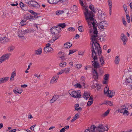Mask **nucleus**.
Segmentation results:
<instances>
[{
	"label": "nucleus",
	"instance_id": "nucleus-1",
	"mask_svg": "<svg viewBox=\"0 0 132 132\" xmlns=\"http://www.w3.org/2000/svg\"><path fill=\"white\" fill-rule=\"evenodd\" d=\"M87 22L88 26H89V27H91L92 26H93V28L94 29L93 31V34L94 35H92L91 36V39L92 41V44H93V48H92V51L93 52V54H95L94 51V47H95V50L96 51H98V48L96 47V45H99V44L97 43V38H96L98 37V32L97 31V25L96 24L97 22L96 20L95 19H93L91 20V19L86 20Z\"/></svg>",
	"mask_w": 132,
	"mask_h": 132
},
{
	"label": "nucleus",
	"instance_id": "nucleus-2",
	"mask_svg": "<svg viewBox=\"0 0 132 132\" xmlns=\"http://www.w3.org/2000/svg\"><path fill=\"white\" fill-rule=\"evenodd\" d=\"M96 47L98 48V51H96L95 50V49H94V50L95 52V54H93V51H92V48H93V45H92V47L91 48V51L92 52V56L93 58V59L94 60V61H92V64L94 66V68H97L99 66V64L96 61H95V60L97 59V57L96 53H97L98 55H100L102 53V50L101 47H100V45L99 44L98 45H96ZM94 48H95V47Z\"/></svg>",
	"mask_w": 132,
	"mask_h": 132
},
{
	"label": "nucleus",
	"instance_id": "nucleus-3",
	"mask_svg": "<svg viewBox=\"0 0 132 132\" xmlns=\"http://www.w3.org/2000/svg\"><path fill=\"white\" fill-rule=\"evenodd\" d=\"M85 11L84 13L86 20L89 19L92 20L94 19L93 18L94 16V15L92 11L88 10L86 8H85Z\"/></svg>",
	"mask_w": 132,
	"mask_h": 132
},
{
	"label": "nucleus",
	"instance_id": "nucleus-4",
	"mask_svg": "<svg viewBox=\"0 0 132 132\" xmlns=\"http://www.w3.org/2000/svg\"><path fill=\"white\" fill-rule=\"evenodd\" d=\"M61 30V28L59 27H53L51 29L50 31L55 36L59 37L60 35V32Z\"/></svg>",
	"mask_w": 132,
	"mask_h": 132
},
{
	"label": "nucleus",
	"instance_id": "nucleus-5",
	"mask_svg": "<svg viewBox=\"0 0 132 132\" xmlns=\"http://www.w3.org/2000/svg\"><path fill=\"white\" fill-rule=\"evenodd\" d=\"M69 93L70 95L74 98H80L81 97L82 95L80 90L73 91L70 90L69 91Z\"/></svg>",
	"mask_w": 132,
	"mask_h": 132
},
{
	"label": "nucleus",
	"instance_id": "nucleus-6",
	"mask_svg": "<svg viewBox=\"0 0 132 132\" xmlns=\"http://www.w3.org/2000/svg\"><path fill=\"white\" fill-rule=\"evenodd\" d=\"M25 2L30 7H34L36 9L38 8L39 7V5L37 2L34 1H29L26 0L25 1Z\"/></svg>",
	"mask_w": 132,
	"mask_h": 132
},
{
	"label": "nucleus",
	"instance_id": "nucleus-7",
	"mask_svg": "<svg viewBox=\"0 0 132 132\" xmlns=\"http://www.w3.org/2000/svg\"><path fill=\"white\" fill-rule=\"evenodd\" d=\"M104 93L107 94L108 96L110 98H112L115 94L114 92L109 90V88L108 86H106L104 88Z\"/></svg>",
	"mask_w": 132,
	"mask_h": 132
},
{
	"label": "nucleus",
	"instance_id": "nucleus-8",
	"mask_svg": "<svg viewBox=\"0 0 132 132\" xmlns=\"http://www.w3.org/2000/svg\"><path fill=\"white\" fill-rule=\"evenodd\" d=\"M126 107L124 105L121 106L120 108L118 110L119 112L122 113L123 114H126V115H128L129 114L128 111L126 110Z\"/></svg>",
	"mask_w": 132,
	"mask_h": 132
},
{
	"label": "nucleus",
	"instance_id": "nucleus-9",
	"mask_svg": "<svg viewBox=\"0 0 132 132\" xmlns=\"http://www.w3.org/2000/svg\"><path fill=\"white\" fill-rule=\"evenodd\" d=\"M11 55L10 53L6 54L0 57V64L3 61L7 60Z\"/></svg>",
	"mask_w": 132,
	"mask_h": 132
},
{
	"label": "nucleus",
	"instance_id": "nucleus-10",
	"mask_svg": "<svg viewBox=\"0 0 132 132\" xmlns=\"http://www.w3.org/2000/svg\"><path fill=\"white\" fill-rule=\"evenodd\" d=\"M59 77V76L57 75L54 76L51 79L50 81V83L54 84L56 83Z\"/></svg>",
	"mask_w": 132,
	"mask_h": 132
},
{
	"label": "nucleus",
	"instance_id": "nucleus-11",
	"mask_svg": "<svg viewBox=\"0 0 132 132\" xmlns=\"http://www.w3.org/2000/svg\"><path fill=\"white\" fill-rule=\"evenodd\" d=\"M98 18L101 21L103 20L105 18V16L104 13H102V11H99L97 14Z\"/></svg>",
	"mask_w": 132,
	"mask_h": 132
},
{
	"label": "nucleus",
	"instance_id": "nucleus-12",
	"mask_svg": "<svg viewBox=\"0 0 132 132\" xmlns=\"http://www.w3.org/2000/svg\"><path fill=\"white\" fill-rule=\"evenodd\" d=\"M96 130L100 132H103L105 130L104 126L102 124H100L96 128Z\"/></svg>",
	"mask_w": 132,
	"mask_h": 132
},
{
	"label": "nucleus",
	"instance_id": "nucleus-13",
	"mask_svg": "<svg viewBox=\"0 0 132 132\" xmlns=\"http://www.w3.org/2000/svg\"><path fill=\"white\" fill-rule=\"evenodd\" d=\"M121 39L123 42V44L124 45H125L128 39L126 36L124 34H122L121 35Z\"/></svg>",
	"mask_w": 132,
	"mask_h": 132
},
{
	"label": "nucleus",
	"instance_id": "nucleus-14",
	"mask_svg": "<svg viewBox=\"0 0 132 132\" xmlns=\"http://www.w3.org/2000/svg\"><path fill=\"white\" fill-rule=\"evenodd\" d=\"M90 94L87 91H85L82 95V97L86 99H88L89 98Z\"/></svg>",
	"mask_w": 132,
	"mask_h": 132
},
{
	"label": "nucleus",
	"instance_id": "nucleus-15",
	"mask_svg": "<svg viewBox=\"0 0 132 132\" xmlns=\"http://www.w3.org/2000/svg\"><path fill=\"white\" fill-rule=\"evenodd\" d=\"M9 77H6L0 78V84L5 83L8 80Z\"/></svg>",
	"mask_w": 132,
	"mask_h": 132
},
{
	"label": "nucleus",
	"instance_id": "nucleus-16",
	"mask_svg": "<svg viewBox=\"0 0 132 132\" xmlns=\"http://www.w3.org/2000/svg\"><path fill=\"white\" fill-rule=\"evenodd\" d=\"M24 33H23V32L22 30L19 31L18 34V36L22 39H23L24 38Z\"/></svg>",
	"mask_w": 132,
	"mask_h": 132
},
{
	"label": "nucleus",
	"instance_id": "nucleus-17",
	"mask_svg": "<svg viewBox=\"0 0 132 132\" xmlns=\"http://www.w3.org/2000/svg\"><path fill=\"white\" fill-rule=\"evenodd\" d=\"M53 50V49L52 47L47 48L45 47L44 49V51L46 53L50 52Z\"/></svg>",
	"mask_w": 132,
	"mask_h": 132
},
{
	"label": "nucleus",
	"instance_id": "nucleus-18",
	"mask_svg": "<svg viewBox=\"0 0 132 132\" xmlns=\"http://www.w3.org/2000/svg\"><path fill=\"white\" fill-rule=\"evenodd\" d=\"M93 74L95 79H98V75L97 71L95 69H94L93 71Z\"/></svg>",
	"mask_w": 132,
	"mask_h": 132
},
{
	"label": "nucleus",
	"instance_id": "nucleus-19",
	"mask_svg": "<svg viewBox=\"0 0 132 132\" xmlns=\"http://www.w3.org/2000/svg\"><path fill=\"white\" fill-rule=\"evenodd\" d=\"M16 74L15 71H14L12 73L10 78V81H12L14 80V77L16 76Z\"/></svg>",
	"mask_w": 132,
	"mask_h": 132
},
{
	"label": "nucleus",
	"instance_id": "nucleus-20",
	"mask_svg": "<svg viewBox=\"0 0 132 132\" xmlns=\"http://www.w3.org/2000/svg\"><path fill=\"white\" fill-rule=\"evenodd\" d=\"M15 47L12 45H10L7 48V50L9 52H12L15 49Z\"/></svg>",
	"mask_w": 132,
	"mask_h": 132
},
{
	"label": "nucleus",
	"instance_id": "nucleus-21",
	"mask_svg": "<svg viewBox=\"0 0 132 132\" xmlns=\"http://www.w3.org/2000/svg\"><path fill=\"white\" fill-rule=\"evenodd\" d=\"M64 11L63 10H57L56 11L55 13V14L57 16H59L60 15H61L63 13H64Z\"/></svg>",
	"mask_w": 132,
	"mask_h": 132
},
{
	"label": "nucleus",
	"instance_id": "nucleus-22",
	"mask_svg": "<svg viewBox=\"0 0 132 132\" xmlns=\"http://www.w3.org/2000/svg\"><path fill=\"white\" fill-rule=\"evenodd\" d=\"M72 44H70L69 42H68L64 44V46L65 48H69L72 46Z\"/></svg>",
	"mask_w": 132,
	"mask_h": 132
},
{
	"label": "nucleus",
	"instance_id": "nucleus-23",
	"mask_svg": "<svg viewBox=\"0 0 132 132\" xmlns=\"http://www.w3.org/2000/svg\"><path fill=\"white\" fill-rule=\"evenodd\" d=\"M29 12L32 14H33L34 16V18H38V17L40 16H37V13L35 12H34L33 10H30L29 11Z\"/></svg>",
	"mask_w": 132,
	"mask_h": 132
},
{
	"label": "nucleus",
	"instance_id": "nucleus-24",
	"mask_svg": "<svg viewBox=\"0 0 132 132\" xmlns=\"http://www.w3.org/2000/svg\"><path fill=\"white\" fill-rule=\"evenodd\" d=\"M42 50L41 48H40L38 50L35 51V53L38 55H40L42 53Z\"/></svg>",
	"mask_w": 132,
	"mask_h": 132
},
{
	"label": "nucleus",
	"instance_id": "nucleus-25",
	"mask_svg": "<svg viewBox=\"0 0 132 132\" xmlns=\"http://www.w3.org/2000/svg\"><path fill=\"white\" fill-rule=\"evenodd\" d=\"M71 9L73 12L76 13L77 11L78 8L77 6L75 5H74L72 7Z\"/></svg>",
	"mask_w": 132,
	"mask_h": 132
},
{
	"label": "nucleus",
	"instance_id": "nucleus-26",
	"mask_svg": "<svg viewBox=\"0 0 132 132\" xmlns=\"http://www.w3.org/2000/svg\"><path fill=\"white\" fill-rule=\"evenodd\" d=\"M29 14L27 13L23 15V20H25L26 21L27 20L29 19Z\"/></svg>",
	"mask_w": 132,
	"mask_h": 132
},
{
	"label": "nucleus",
	"instance_id": "nucleus-27",
	"mask_svg": "<svg viewBox=\"0 0 132 132\" xmlns=\"http://www.w3.org/2000/svg\"><path fill=\"white\" fill-rule=\"evenodd\" d=\"M103 104H105L107 105H110V106H111L113 105L111 101H105L104 103H103Z\"/></svg>",
	"mask_w": 132,
	"mask_h": 132
},
{
	"label": "nucleus",
	"instance_id": "nucleus-28",
	"mask_svg": "<svg viewBox=\"0 0 132 132\" xmlns=\"http://www.w3.org/2000/svg\"><path fill=\"white\" fill-rule=\"evenodd\" d=\"M60 1V0H49V2L51 4H56Z\"/></svg>",
	"mask_w": 132,
	"mask_h": 132
},
{
	"label": "nucleus",
	"instance_id": "nucleus-29",
	"mask_svg": "<svg viewBox=\"0 0 132 132\" xmlns=\"http://www.w3.org/2000/svg\"><path fill=\"white\" fill-rule=\"evenodd\" d=\"M96 127L94 125L90 127V130L92 132H95V130H96Z\"/></svg>",
	"mask_w": 132,
	"mask_h": 132
},
{
	"label": "nucleus",
	"instance_id": "nucleus-30",
	"mask_svg": "<svg viewBox=\"0 0 132 132\" xmlns=\"http://www.w3.org/2000/svg\"><path fill=\"white\" fill-rule=\"evenodd\" d=\"M59 26L58 27L61 28H64L65 26V24L64 23H60L58 24L57 25Z\"/></svg>",
	"mask_w": 132,
	"mask_h": 132
},
{
	"label": "nucleus",
	"instance_id": "nucleus-31",
	"mask_svg": "<svg viewBox=\"0 0 132 132\" xmlns=\"http://www.w3.org/2000/svg\"><path fill=\"white\" fill-rule=\"evenodd\" d=\"M79 116L78 115V114L77 113L75 114V116H74L72 120H71V122H73L75 120H76L78 118V117Z\"/></svg>",
	"mask_w": 132,
	"mask_h": 132
},
{
	"label": "nucleus",
	"instance_id": "nucleus-32",
	"mask_svg": "<svg viewBox=\"0 0 132 132\" xmlns=\"http://www.w3.org/2000/svg\"><path fill=\"white\" fill-rule=\"evenodd\" d=\"M13 92L15 94H17L18 93L21 94L22 92V90H21L20 91H18L16 90V88H15L13 90Z\"/></svg>",
	"mask_w": 132,
	"mask_h": 132
},
{
	"label": "nucleus",
	"instance_id": "nucleus-33",
	"mask_svg": "<svg viewBox=\"0 0 132 132\" xmlns=\"http://www.w3.org/2000/svg\"><path fill=\"white\" fill-rule=\"evenodd\" d=\"M119 61V59L118 56H116L115 60V63L116 64L118 63Z\"/></svg>",
	"mask_w": 132,
	"mask_h": 132
},
{
	"label": "nucleus",
	"instance_id": "nucleus-34",
	"mask_svg": "<svg viewBox=\"0 0 132 132\" xmlns=\"http://www.w3.org/2000/svg\"><path fill=\"white\" fill-rule=\"evenodd\" d=\"M127 81L129 83H132V75L126 79Z\"/></svg>",
	"mask_w": 132,
	"mask_h": 132
},
{
	"label": "nucleus",
	"instance_id": "nucleus-35",
	"mask_svg": "<svg viewBox=\"0 0 132 132\" xmlns=\"http://www.w3.org/2000/svg\"><path fill=\"white\" fill-rule=\"evenodd\" d=\"M17 12H18L17 11L13 10L11 12V13L13 16H16L17 15Z\"/></svg>",
	"mask_w": 132,
	"mask_h": 132
},
{
	"label": "nucleus",
	"instance_id": "nucleus-36",
	"mask_svg": "<svg viewBox=\"0 0 132 132\" xmlns=\"http://www.w3.org/2000/svg\"><path fill=\"white\" fill-rule=\"evenodd\" d=\"M64 72H65L66 74L69 73L70 72V69L69 68H67L63 69Z\"/></svg>",
	"mask_w": 132,
	"mask_h": 132
},
{
	"label": "nucleus",
	"instance_id": "nucleus-37",
	"mask_svg": "<svg viewBox=\"0 0 132 132\" xmlns=\"http://www.w3.org/2000/svg\"><path fill=\"white\" fill-rule=\"evenodd\" d=\"M20 7L23 10L25 11H26V9H24V4L21 2H20Z\"/></svg>",
	"mask_w": 132,
	"mask_h": 132
},
{
	"label": "nucleus",
	"instance_id": "nucleus-38",
	"mask_svg": "<svg viewBox=\"0 0 132 132\" xmlns=\"http://www.w3.org/2000/svg\"><path fill=\"white\" fill-rule=\"evenodd\" d=\"M100 61L101 63V65H103L105 64L104 63V58L102 56H101V57L100 58Z\"/></svg>",
	"mask_w": 132,
	"mask_h": 132
},
{
	"label": "nucleus",
	"instance_id": "nucleus-39",
	"mask_svg": "<svg viewBox=\"0 0 132 132\" xmlns=\"http://www.w3.org/2000/svg\"><path fill=\"white\" fill-rule=\"evenodd\" d=\"M103 21H101L99 23V28L100 29H103L104 28V27L103 25H103Z\"/></svg>",
	"mask_w": 132,
	"mask_h": 132
},
{
	"label": "nucleus",
	"instance_id": "nucleus-40",
	"mask_svg": "<svg viewBox=\"0 0 132 132\" xmlns=\"http://www.w3.org/2000/svg\"><path fill=\"white\" fill-rule=\"evenodd\" d=\"M109 76V74H106L104 76V79L105 80H108Z\"/></svg>",
	"mask_w": 132,
	"mask_h": 132
},
{
	"label": "nucleus",
	"instance_id": "nucleus-41",
	"mask_svg": "<svg viewBox=\"0 0 132 132\" xmlns=\"http://www.w3.org/2000/svg\"><path fill=\"white\" fill-rule=\"evenodd\" d=\"M94 7L93 5H90L89 6V8L93 12L95 13V11L94 9Z\"/></svg>",
	"mask_w": 132,
	"mask_h": 132
},
{
	"label": "nucleus",
	"instance_id": "nucleus-42",
	"mask_svg": "<svg viewBox=\"0 0 132 132\" xmlns=\"http://www.w3.org/2000/svg\"><path fill=\"white\" fill-rule=\"evenodd\" d=\"M74 86L75 88H81V86L80 84L79 83H77L74 85Z\"/></svg>",
	"mask_w": 132,
	"mask_h": 132
},
{
	"label": "nucleus",
	"instance_id": "nucleus-43",
	"mask_svg": "<svg viewBox=\"0 0 132 132\" xmlns=\"http://www.w3.org/2000/svg\"><path fill=\"white\" fill-rule=\"evenodd\" d=\"M62 54H63L62 56H61V55H60L59 58L61 59V60L62 61H63L65 60L64 57L65 56V54L64 53H62Z\"/></svg>",
	"mask_w": 132,
	"mask_h": 132
},
{
	"label": "nucleus",
	"instance_id": "nucleus-44",
	"mask_svg": "<svg viewBox=\"0 0 132 132\" xmlns=\"http://www.w3.org/2000/svg\"><path fill=\"white\" fill-rule=\"evenodd\" d=\"M102 21H103V23L102 25H103L104 27H106L108 26V24L107 23V22L105 20H104Z\"/></svg>",
	"mask_w": 132,
	"mask_h": 132
},
{
	"label": "nucleus",
	"instance_id": "nucleus-45",
	"mask_svg": "<svg viewBox=\"0 0 132 132\" xmlns=\"http://www.w3.org/2000/svg\"><path fill=\"white\" fill-rule=\"evenodd\" d=\"M93 102V100L88 101L87 104V105L88 106H90Z\"/></svg>",
	"mask_w": 132,
	"mask_h": 132
},
{
	"label": "nucleus",
	"instance_id": "nucleus-46",
	"mask_svg": "<svg viewBox=\"0 0 132 132\" xmlns=\"http://www.w3.org/2000/svg\"><path fill=\"white\" fill-rule=\"evenodd\" d=\"M26 21L24 20H22L20 22V24L22 26H23L24 25L26 24L25 22Z\"/></svg>",
	"mask_w": 132,
	"mask_h": 132
},
{
	"label": "nucleus",
	"instance_id": "nucleus-47",
	"mask_svg": "<svg viewBox=\"0 0 132 132\" xmlns=\"http://www.w3.org/2000/svg\"><path fill=\"white\" fill-rule=\"evenodd\" d=\"M110 110L108 109L103 114V116H106L109 113Z\"/></svg>",
	"mask_w": 132,
	"mask_h": 132
},
{
	"label": "nucleus",
	"instance_id": "nucleus-48",
	"mask_svg": "<svg viewBox=\"0 0 132 132\" xmlns=\"http://www.w3.org/2000/svg\"><path fill=\"white\" fill-rule=\"evenodd\" d=\"M76 51V50H69V55H70L71 54H72L75 52Z\"/></svg>",
	"mask_w": 132,
	"mask_h": 132
},
{
	"label": "nucleus",
	"instance_id": "nucleus-49",
	"mask_svg": "<svg viewBox=\"0 0 132 132\" xmlns=\"http://www.w3.org/2000/svg\"><path fill=\"white\" fill-rule=\"evenodd\" d=\"M82 27V26H80L78 27V30L80 32H82L84 31Z\"/></svg>",
	"mask_w": 132,
	"mask_h": 132
},
{
	"label": "nucleus",
	"instance_id": "nucleus-50",
	"mask_svg": "<svg viewBox=\"0 0 132 132\" xmlns=\"http://www.w3.org/2000/svg\"><path fill=\"white\" fill-rule=\"evenodd\" d=\"M4 39H5L4 40V43L10 41V39H8L7 37H5Z\"/></svg>",
	"mask_w": 132,
	"mask_h": 132
},
{
	"label": "nucleus",
	"instance_id": "nucleus-51",
	"mask_svg": "<svg viewBox=\"0 0 132 132\" xmlns=\"http://www.w3.org/2000/svg\"><path fill=\"white\" fill-rule=\"evenodd\" d=\"M63 63H61L59 64V65L60 67H65L67 63L65 62H64Z\"/></svg>",
	"mask_w": 132,
	"mask_h": 132
},
{
	"label": "nucleus",
	"instance_id": "nucleus-52",
	"mask_svg": "<svg viewBox=\"0 0 132 132\" xmlns=\"http://www.w3.org/2000/svg\"><path fill=\"white\" fill-rule=\"evenodd\" d=\"M126 15L127 18V22L128 23H129L130 22V19L129 16L127 14H126Z\"/></svg>",
	"mask_w": 132,
	"mask_h": 132
},
{
	"label": "nucleus",
	"instance_id": "nucleus-53",
	"mask_svg": "<svg viewBox=\"0 0 132 132\" xmlns=\"http://www.w3.org/2000/svg\"><path fill=\"white\" fill-rule=\"evenodd\" d=\"M29 19H29L30 20L31 19L34 20L35 19L34 18V16H33L31 15L30 14H29Z\"/></svg>",
	"mask_w": 132,
	"mask_h": 132
},
{
	"label": "nucleus",
	"instance_id": "nucleus-54",
	"mask_svg": "<svg viewBox=\"0 0 132 132\" xmlns=\"http://www.w3.org/2000/svg\"><path fill=\"white\" fill-rule=\"evenodd\" d=\"M2 13H1V14L3 16V17H4V16H5L6 17H9V15H7L6 14H5H5H4V12L3 11H2Z\"/></svg>",
	"mask_w": 132,
	"mask_h": 132
},
{
	"label": "nucleus",
	"instance_id": "nucleus-55",
	"mask_svg": "<svg viewBox=\"0 0 132 132\" xmlns=\"http://www.w3.org/2000/svg\"><path fill=\"white\" fill-rule=\"evenodd\" d=\"M85 77L84 76H82L81 78V81H82V83H84L85 80Z\"/></svg>",
	"mask_w": 132,
	"mask_h": 132
},
{
	"label": "nucleus",
	"instance_id": "nucleus-56",
	"mask_svg": "<svg viewBox=\"0 0 132 132\" xmlns=\"http://www.w3.org/2000/svg\"><path fill=\"white\" fill-rule=\"evenodd\" d=\"M68 31H74L75 30V29L73 28V27H70L68 28Z\"/></svg>",
	"mask_w": 132,
	"mask_h": 132
},
{
	"label": "nucleus",
	"instance_id": "nucleus-57",
	"mask_svg": "<svg viewBox=\"0 0 132 132\" xmlns=\"http://www.w3.org/2000/svg\"><path fill=\"white\" fill-rule=\"evenodd\" d=\"M59 98V96L58 95H55L53 97L52 99H58Z\"/></svg>",
	"mask_w": 132,
	"mask_h": 132
},
{
	"label": "nucleus",
	"instance_id": "nucleus-58",
	"mask_svg": "<svg viewBox=\"0 0 132 132\" xmlns=\"http://www.w3.org/2000/svg\"><path fill=\"white\" fill-rule=\"evenodd\" d=\"M76 110L79 112H80L81 111L82 108L81 107H79L78 108H75V111Z\"/></svg>",
	"mask_w": 132,
	"mask_h": 132
},
{
	"label": "nucleus",
	"instance_id": "nucleus-59",
	"mask_svg": "<svg viewBox=\"0 0 132 132\" xmlns=\"http://www.w3.org/2000/svg\"><path fill=\"white\" fill-rule=\"evenodd\" d=\"M108 4L109 6V9H112V3H108Z\"/></svg>",
	"mask_w": 132,
	"mask_h": 132
},
{
	"label": "nucleus",
	"instance_id": "nucleus-60",
	"mask_svg": "<svg viewBox=\"0 0 132 132\" xmlns=\"http://www.w3.org/2000/svg\"><path fill=\"white\" fill-rule=\"evenodd\" d=\"M64 71L63 70H62L59 72L57 73V75H58L62 74L63 72H64Z\"/></svg>",
	"mask_w": 132,
	"mask_h": 132
},
{
	"label": "nucleus",
	"instance_id": "nucleus-61",
	"mask_svg": "<svg viewBox=\"0 0 132 132\" xmlns=\"http://www.w3.org/2000/svg\"><path fill=\"white\" fill-rule=\"evenodd\" d=\"M62 53H64L63 52H60L58 53V55L59 57H60V55L61 56H62L63 54H62Z\"/></svg>",
	"mask_w": 132,
	"mask_h": 132
},
{
	"label": "nucleus",
	"instance_id": "nucleus-62",
	"mask_svg": "<svg viewBox=\"0 0 132 132\" xmlns=\"http://www.w3.org/2000/svg\"><path fill=\"white\" fill-rule=\"evenodd\" d=\"M82 65L81 64H77L76 66V68L78 69L79 68H80L81 67Z\"/></svg>",
	"mask_w": 132,
	"mask_h": 132
},
{
	"label": "nucleus",
	"instance_id": "nucleus-63",
	"mask_svg": "<svg viewBox=\"0 0 132 132\" xmlns=\"http://www.w3.org/2000/svg\"><path fill=\"white\" fill-rule=\"evenodd\" d=\"M80 1V3L81 5L83 6V7H85V6H84V4L82 2V1L81 0H79Z\"/></svg>",
	"mask_w": 132,
	"mask_h": 132
},
{
	"label": "nucleus",
	"instance_id": "nucleus-64",
	"mask_svg": "<svg viewBox=\"0 0 132 132\" xmlns=\"http://www.w3.org/2000/svg\"><path fill=\"white\" fill-rule=\"evenodd\" d=\"M127 6L125 4H124V5H123V7L124 8V10L125 11H126L127 10Z\"/></svg>",
	"mask_w": 132,
	"mask_h": 132
}]
</instances>
